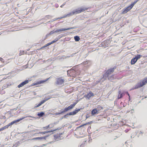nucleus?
I'll list each match as a JSON object with an SVG mask.
<instances>
[{
	"label": "nucleus",
	"mask_w": 147,
	"mask_h": 147,
	"mask_svg": "<svg viewBox=\"0 0 147 147\" xmlns=\"http://www.w3.org/2000/svg\"><path fill=\"white\" fill-rule=\"evenodd\" d=\"M86 10V9L84 8H79L78 9L74 10L72 12H70L68 14L65 15V16H66V18L69 17L70 16H72L74 14L80 13Z\"/></svg>",
	"instance_id": "f257e3e1"
},
{
	"label": "nucleus",
	"mask_w": 147,
	"mask_h": 147,
	"mask_svg": "<svg viewBox=\"0 0 147 147\" xmlns=\"http://www.w3.org/2000/svg\"><path fill=\"white\" fill-rule=\"evenodd\" d=\"M147 83V77L145 78L142 81H141L140 82L136 84L134 87L132 88L131 90L136 89L142 87L144 85H145Z\"/></svg>",
	"instance_id": "f03ea898"
},
{
	"label": "nucleus",
	"mask_w": 147,
	"mask_h": 147,
	"mask_svg": "<svg viewBox=\"0 0 147 147\" xmlns=\"http://www.w3.org/2000/svg\"><path fill=\"white\" fill-rule=\"evenodd\" d=\"M147 83V77L145 78L142 81H141L140 82L136 84L134 87L132 88L131 90L136 89L142 87L144 85H145Z\"/></svg>",
	"instance_id": "7ed1b4c3"
},
{
	"label": "nucleus",
	"mask_w": 147,
	"mask_h": 147,
	"mask_svg": "<svg viewBox=\"0 0 147 147\" xmlns=\"http://www.w3.org/2000/svg\"><path fill=\"white\" fill-rule=\"evenodd\" d=\"M114 68H111L108 69L103 75V78L105 79H106V78L109 77V75L111 74L112 73H113L114 70Z\"/></svg>",
	"instance_id": "20e7f679"
},
{
	"label": "nucleus",
	"mask_w": 147,
	"mask_h": 147,
	"mask_svg": "<svg viewBox=\"0 0 147 147\" xmlns=\"http://www.w3.org/2000/svg\"><path fill=\"white\" fill-rule=\"evenodd\" d=\"M77 28L76 27H70L67 28H61L59 29H57L55 30V33H60L62 31H65L67 30H69L70 29H73L76 28Z\"/></svg>",
	"instance_id": "39448f33"
},
{
	"label": "nucleus",
	"mask_w": 147,
	"mask_h": 147,
	"mask_svg": "<svg viewBox=\"0 0 147 147\" xmlns=\"http://www.w3.org/2000/svg\"><path fill=\"white\" fill-rule=\"evenodd\" d=\"M77 102H75L73 104L71 105H70L66 107L65 109V110L66 112L68 111L69 110L72 109L77 104Z\"/></svg>",
	"instance_id": "423d86ee"
},
{
	"label": "nucleus",
	"mask_w": 147,
	"mask_h": 147,
	"mask_svg": "<svg viewBox=\"0 0 147 147\" xmlns=\"http://www.w3.org/2000/svg\"><path fill=\"white\" fill-rule=\"evenodd\" d=\"M56 84L58 85H61L63 84L64 82V80L62 79L61 78H59L56 79Z\"/></svg>",
	"instance_id": "0eeeda50"
},
{
	"label": "nucleus",
	"mask_w": 147,
	"mask_h": 147,
	"mask_svg": "<svg viewBox=\"0 0 147 147\" xmlns=\"http://www.w3.org/2000/svg\"><path fill=\"white\" fill-rule=\"evenodd\" d=\"M131 8H131V7L130 5L129 6L125 8V9H123L122 13L124 14L126 13L129 11L130 10Z\"/></svg>",
	"instance_id": "6e6552de"
},
{
	"label": "nucleus",
	"mask_w": 147,
	"mask_h": 147,
	"mask_svg": "<svg viewBox=\"0 0 147 147\" xmlns=\"http://www.w3.org/2000/svg\"><path fill=\"white\" fill-rule=\"evenodd\" d=\"M28 80H26L25 81L22 82L18 86V88H20L24 86L25 85L27 84L28 83Z\"/></svg>",
	"instance_id": "1a4fd4ad"
},
{
	"label": "nucleus",
	"mask_w": 147,
	"mask_h": 147,
	"mask_svg": "<svg viewBox=\"0 0 147 147\" xmlns=\"http://www.w3.org/2000/svg\"><path fill=\"white\" fill-rule=\"evenodd\" d=\"M48 80V79L47 78L45 80H41L37 82L36 83H33V85H36L38 84L43 83Z\"/></svg>",
	"instance_id": "9d476101"
},
{
	"label": "nucleus",
	"mask_w": 147,
	"mask_h": 147,
	"mask_svg": "<svg viewBox=\"0 0 147 147\" xmlns=\"http://www.w3.org/2000/svg\"><path fill=\"white\" fill-rule=\"evenodd\" d=\"M81 109H76V110L73 112L69 113V114H71L72 115H74L76 114L78 111H80Z\"/></svg>",
	"instance_id": "9b49d317"
},
{
	"label": "nucleus",
	"mask_w": 147,
	"mask_h": 147,
	"mask_svg": "<svg viewBox=\"0 0 147 147\" xmlns=\"http://www.w3.org/2000/svg\"><path fill=\"white\" fill-rule=\"evenodd\" d=\"M32 117V116H31L30 115H28V116H26V117H22V118H20L19 119H18L17 120H16V123H17L18 122H19L20 121L23 119L24 118H26V117Z\"/></svg>",
	"instance_id": "f8f14e48"
},
{
	"label": "nucleus",
	"mask_w": 147,
	"mask_h": 147,
	"mask_svg": "<svg viewBox=\"0 0 147 147\" xmlns=\"http://www.w3.org/2000/svg\"><path fill=\"white\" fill-rule=\"evenodd\" d=\"M86 96V97L88 99H89L91 96H94V94L91 92H89Z\"/></svg>",
	"instance_id": "ddd939ff"
},
{
	"label": "nucleus",
	"mask_w": 147,
	"mask_h": 147,
	"mask_svg": "<svg viewBox=\"0 0 147 147\" xmlns=\"http://www.w3.org/2000/svg\"><path fill=\"white\" fill-rule=\"evenodd\" d=\"M80 64L83 65H85L87 64V65L88 66H89L91 65V62L90 61H85L83 62L82 63H81Z\"/></svg>",
	"instance_id": "4468645a"
},
{
	"label": "nucleus",
	"mask_w": 147,
	"mask_h": 147,
	"mask_svg": "<svg viewBox=\"0 0 147 147\" xmlns=\"http://www.w3.org/2000/svg\"><path fill=\"white\" fill-rule=\"evenodd\" d=\"M98 111L96 110V109L95 108L94 109H93L91 112V114L92 115H94L96 114H97L98 113Z\"/></svg>",
	"instance_id": "2eb2a0df"
},
{
	"label": "nucleus",
	"mask_w": 147,
	"mask_h": 147,
	"mask_svg": "<svg viewBox=\"0 0 147 147\" xmlns=\"http://www.w3.org/2000/svg\"><path fill=\"white\" fill-rule=\"evenodd\" d=\"M54 136V139L55 140H58L60 138V135H59L58 134L55 135Z\"/></svg>",
	"instance_id": "dca6fc26"
},
{
	"label": "nucleus",
	"mask_w": 147,
	"mask_h": 147,
	"mask_svg": "<svg viewBox=\"0 0 147 147\" xmlns=\"http://www.w3.org/2000/svg\"><path fill=\"white\" fill-rule=\"evenodd\" d=\"M107 41H105L102 43L100 45V47L105 48L107 47V45L106 44Z\"/></svg>",
	"instance_id": "f3484780"
},
{
	"label": "nucleus",
	"mask_w": 147,
	"mask_h": 147,
	"mask_svg": "<svg viewBox=\"0 0 147 147\" xmlns=\"http://www.w3.org/2000/svg\"><path fill=\"white\" fill-rule=\"evenodd\" d=\"M137 61L136 60V58L134 57L132 58L131 61V65L134 64Z\"/></svg>",
	"instance_id": "a211bd4d"
},
{
	"label": "nucleus",
	"mask_w": 147,
	"mask_h": 147,
	"mask_svg": "<svg viewBox=\"0 0 147 147\" xmlns=\"http://www.w3.org/2000/svg\"><path fill=\"white\" fill-rule=\"evenodd\" d=\"M125 95V92H122L120 94H118L117 96V99H119L121 98L123 96Z\"/></svg>",
	"instance_id": "6ab92c4d"
},
{
	"label": "nucleus",
	"mask_w": 147,
	"mask_h": 147,
	"mask_svg": "<svg viewBox=\"0 0 147 147\" xmlns=\"http://www.w3.org/2000/svg\"><path fill=\"white\" fill-rule=\"evenodd\" d=\"M45 102L44 101H42L39 104H38L36 106H35L34 107V108H37L38 107L40 106L42 104L44 103Z\"/></svg>",
	"instance_id": "aec40b11"
},
{
	"label": "nucleus",
	"mask_w": 147,
	"mask_h": 147,
	"mask_svg": "<svg viewBox=\"0 0 147 147\" xmlns=\"http://www.w3.org/2000/svg\"><path fill=\"white\" fill-rule=\"evenodd\" d=\"M32 140H44V136L41 137H38L35 138H34L32 139Z\"/></svg>",
	"instance_id": "412c9836"
},
{
	"label": "nucleus",
	"mask_w": 147,
	"mask_h": 147,
	"mask_svg": "<svg viewBox=\"0 0 147 147\" xmlns=\"http://www.w3.org/2000/svg\"><path fill=\"white\" fill-rule=\"evenodd\" d=\"M45 115V113L43 112H41L37 114V115L40 117H42Z\"/></svg>",
	"instance_id": "4be33fe9"
},
{
	"label": "nucleus",
	"mask_w": 147,
	"mask_h": 147,
	"mask_svg": "<svg viewBox=\"0 0 147 147\" xmlns=\"http://www.w3.org/2000/svg\"><path fill=\"white\" fill-rule=\"evenodd\" d=\"M139 0H136L130 5H129L131 7V8H132L134 5Z\"/></svg>",
	"instance_id": "5701e85b"
},
{
	"label": "nucleus",
	"mask_w": 147,
	"mask_h": 147,
	"mask_svg": "<svg viewBox=\"0 0 147 147\" xmlns=\"http://www.w3.org/2000/svg\"><path fill=\"white\" fill-rule=\"evenodd\" d=\"M74 39L76 41H78L80 40V37L79 36H76L74 37Z\"/></svg>",
	"instance_id": "b1692460"
},
{
	"label": "nucleus",
	"mask_w": 147,
	"mask_h": 147,
	"mask_svg": "<svg viewBox=\"0 0 147 147\" xmlns=\"http://www.w3.org/2000/svg\"><path fill=\"white\" fill-rule=\"evenodd\" d=\"M142 55H140L138 54L135 56V58H136V60L137 61L138 60L140 59Z\"/></svg>",
	"instance_id": "393cba45"
},
{
	"label": "nucleus",
	"mask_w": 147,
	"mask_h": 147,
	"mask_svg": "<svg viewBox=\"0 0 147 147\" xmlns=\"http://www.w3.org/2000/svg\"><path fill=\"white\" fill-rule=\"evenodd\" d=\"M96 110L98 111V112L101 109H103L102 107L101 106H97V107L96 108Z\"/></svg>",
	"instance_id": "a878e982"
},
{
	"label": "nucleus",
	"mask_w": 147,
	"mask_h": 147,
	"mask_svg": "<svg viewBox=\"0 0 147 147\" xmlns=\"http://www.w3.org/2000/svg\"><path fill=\"white\" fill-rule=\"evenodd\" d=\"M107 78H108L109 80L111 81L114 79V75H112L110 77L109 76V77H107Z\"/></svg>",
	"instance_id": "bb28decb"
},
{
	"label": "nucleus",
	"mask_w": 147,
	"mask_h": 147,
	"mask_svg": "<svg viewBox=\"0 0 147 147\" xmlns=\"http://www.w3.org/2000/svg\"><path fill=\"white\" fill-rule=\"evenodd\" d=\"M51 125L53 126L54 124L53 123V124H49V125H48L46 126V127H43V129H46L48 128Z\"/></svg>",
	"instance_id": "cd10ccee"
},
{
	"label": "nucleus",
	"mask_w": 147,
	"mask_h": 147,
	"mask_svg": "<svg viewBox=\"0 0 147 147\" xmlns=\"http://www.w3.org/2000/svg\"><path fill=\"white\" fill-rule=\"evenodd\" d=\"M75 72V71L73 69L67 70V74L68 75L69 74L71 73L72 72Z\"/></svg>",
	"instance_id": "c85d7f7f"
},
{
	"label": "nucleus",
	"mask_w": 147,
	"mask_h": 147,
	"mask_svg": "<svg viewBox=\"0 0 147 147\" xmlns=\"http://www.w3.org/2000/svg\"><path fill=\"white\" fill-rule=\"evenodd\" d=\"M69 113H67L66 115H64L61 119H62L63 118H67V115H71V114H69Z\"/></svg>",
	"instance_id": "c756f323"
},
{
	"label": "nucleus",
	"mask_w": 147,
	"mask_h": 147,
	"mask_svg": "<svg viewBox=\"0 0 147 147\" xmlns=\"http://www.w3.org/2000/svg\"><path fill=\"white\" fill-rule=\"evenodd\" d=\"M123 92H125V94H127L128 95V96H129V100H130V96L128 92L127 91H123Z\"/></svg>",
	"instance_id": "7c9ffc66"
},
{
	"label": "nucleus",
	"mask_w": 147,
	"mask_h": 147,
	"mask_svg": "<svg viewBox=\"0 0 147 147\" xmlns=\"http://www.w3.org/2000/svg\"><path fill=\"white\" fill-rule=\"evenodd\" d=\"M24 51H20V53L19 54V55L20 56L23 54L24 53Z\"/></svg>",
	"instance_id": "2f4dec72"
},
{
	"label": "nucleus",
	"mask_w": 147,
	"mask_h": 147,
	"mask_svg": "<svg viewBox=\"0 0 147 147\" xmlns=\"http://www.w3.org/2000/svg\"><path fill=\"white\" fill-rule=\"evenodd\" d=\"M65 112H66L65 111V109H64L63 110H61V111L60 112H59V113H60V114H61L63 113H64Z\"/></svg>",
	"instance_id": "473e14b6"
},
{
	"label": "nucleus",
	"mask_w": 147,
	"mask_h": 147,
	"mask_svg": "<svg viewBox=\"0 0 147 147\" xmlns=\"http://www.w3.org/2000/svg\"><path fill=\"white\" fill-rule=\"evenodd\" d=\"M56 130H57L56 129H54V130L51 129V130L50 131H47V133H48L53 132V131H56Z\"/></svg>",
	"instance_id": "72a5a7b5"
},
{
	"label": "nucleus",
	"mask_w": 147,
	"mask_h": 147,
	"mask_svg": "<svg viewBox=\"0 0 147 147\" xmlns=\"http://www.w3.org/2000/svg\"><path fill=\"white\" fill-rule=\"evenodd\" d=\"M51 98V97H49L48 98H46L44 100H43V101H45V102L47 100H49V99H50Z\"/></svg>",
	"instance_id": "f704fd0d"
},
{
	"label": "nucleus",
	"mask_w": 147,
	"mask_h": 147,
	"mask_svg": "<svg viewBox=\"0 0 147 147\" xmlns=\"http://www.w3.org/2000/svg\"><path fill=\"white\" fill-rule=\"evenodd\" d=\"M47 131H44V132H39V133H38L37 134H45L46 133H47Z\"/></svg>",
	"instance_id": "c9c22d12"
},
{
	"label": "nucleus",
	"mask_w": 147,
	"mask_h": 147,
	"mask_svg": "<svg viewBox=\"0 0 147 147\" xmlns=\"http://www.w3.org/2000/svg\"><path fill=\"white\" fill-rule=\"evenodd\" d=\"M55 32V30H52V31H51V32H50V34H52Z\"/></svg>",
	"instance_id": "e433bc0d"
},
{
	"label": "nucleus",
	"mask_w": 147,
	"mask_h": 147,
	"mask_svg": "<svg viewBox=\"0 0 147 147\" xmlns=\"http://www.w3.org/2000/svg\"><path fill=\"white\" fill-rule=\"evenodd\" d=\"M11 122L12 123L13 125V124H17V123L16 122V120H15L12 121Z\"/></svg>",
	"instance_id": "4c0bfd02"
},
{
	"label": "nucleus",
	"mask_w": 147,
	"mask_h": 147,
	"mask_svg": "<svg viewBox=\"0 0 147 147\" xmlns=\"http://www.w3.org/2000/svg\"><path fill=\"white\" fill-rule=\"evenodd\" d=\"M78 53V52H77V53H74L70 55L71 57H73L74 55Z\"/></svg>",
	"instance_id": "58836bf2"
},
{
	"label": "nucleus",
	"mask_w": 147,
	"mask_h": 147,
	"mask_svg": "<svg viewBox=\"0 0 147 147\" xmlns=\"http://www.w3.org/2000/svg\"><path fill=\"white\" fill-rule=\"evenodd\" d=\"M49 136V135H47L44 136V140H46L47 138Z\"/></svg>",
	"instance_id": "ea45409f"
},
{
	"label": "nucleus",
	"mask_w": 147,
	"mask_h": 147,
	"mask_svg": "<svg viewBox=\"0 0 147 147\" xmlns=\"http://www.w3.org/2000/svg\"><path fill=\"white\" fill-rule=\"evenodd\" d=\"M7 125H8V127H9L10 126L13 125V124H12V122H11L10 123H9Z\"/></svg>",
	"instance_id": "a19ab883"
},
{
	"label": "nucleus",
	"mask_w": 147,
	"mask_h": 147,
	"mask_svg": "<svg viewBox=\"0 0 147 147\" xmlns=\"http://www.w3.org/2000/svg\"><path fill=\"white\" fill-rule=\"evenodd\" d=\"M65 18H66V16H65V15H64L63 16L59 17L60 19Z\"/></svg>",
	"instance_id": "79ce46f5"
},
{
	"label": "nucleus",
	"mask_w": 147,
	"mask_h": 147,
	"mask_svg": "<svg viewBox=\"0 0 147 147\" xmlns=\"http://www.w3.org/2000/svg\"><path fill=\"white\" fill-rule=\"evenodd\" d=\"M57 19V18H54V19H53V20H52V21H49V22H52L54 21H55V20H57V19Z\"/></svg>",
	"instance_id": "37998d69"
},
{
	"label": "nucleus",
	"mask_w": 147,
	"mask_h": 147,
	"mask_svg": "<svg viewBox=\"0 0 147 147\" xmlns=\"http://www.w3.org/2000/svg\"><path fill=\"white\" fill-rule=\"evenodd\" d=\"M59 39V38H55L54 40L55 41V42H56V41H58Z\"/></svg>",
	"instance_id": "c03bdc74"
},
{
	"label": "nucleus",
	"mask_w": 147,
	"mask_h": 147,
	"mask_svg": "<svg viewBox=\"0 0 147 147\" xmlns=\"http://www.w3.org/2000/svg\"><path fill=\"white\" fill-rule=\"evenodd\" d=\"M55 6L56 8H57L59 7V5L57 4H55Z\"/></svg>",
	"instance_id": "a18cd8bd"
},
{
	"label": "nucleus",
	"mask_w": 147,
	"mask_h": 147,
	"mask_svg": "<svg viewBox=\"0 0 147 147\" xmlns=\"http://www.w3.org/2000/svg\"><path fill=\"white\" fill-rule=\"evenodd\" d=\"M51 44V42H50L48 43L47 44H46V45H47V46H49V45H50Z\"/></svg>",
	"instance_id": "49530a36"
},
{
	"label": "nucleus",
	"mask_w": 147,
	"mask_h": 147,
	"mask_svg": "<svg viewBox=\"0 0 147 147\" xmlns=\"http://www.w3.org/2000/svg\"><path fill=\"white\" fill-rule=\"evenodd\" d=\"M1 129L2 130V131L5 129H6V128H5V126H4V127H1Z\"/></svg>",
	"instance_id": "de8ad7c7"
},
{
	"label": "nucleus",
	"mask_w": 147,
	"mask_h": 147,
	"mask_svg": "<svg viewBox=\"0 0 147 147\" xmlns=\"http://www.w3.org/2000/svg\"><path fill=\"white\" fill-rule=\"evenodd\" d=\"M62 37V35H59V36H58V38H59V39L61 38Z\"/></svg>",
	"instance_id": "09e8293b"
},
{
	"label": "nucleus",
	"mask_w": 147,
	"mask_h": 147,
	"mask_svg": "<svg viewBox=\"0 0 147 147\" xmlns=\"http://www.w3.org/2000/svg\"><path fill=\"white\" fill-rule=\"evenodd\" d=\"M55 115H60V113H59V112L56 113H55Z\"/></svg>",
	"instance_id": "8fccbe9b"
},
{
	"label": "nucleus",
	"mask_w": 147,
	"mask_h": 147,
	"mask_svg": "<svg viewBox=\"0 0 147 147\" xmlns=\"http://www.w3.org/2000/svg\"><path fill=\"white\" fill-rule=\"evenodd\" d=\"M62 58L63 59H66V56H62Z\"/></svg>",
	"instance_id": "3c124183"
},
{
	"label": "nucleus",
	"mask_w": 147,
	"mask_h": 147,
	"mask_svg": "<svg viewBox=\"0 0 147 147\" xmlns=\"http://www.w3.org/2000/svg\"><path fill=\"white\" fill-rule=\"evenodd\" d=\"M47 46L46 45V44L45 45H44V46H43L41 48V49H43V48H44L46 47H47Z\"/></svg>",
	"instance_id": "603ef678"
},
{
	"label": "nucleus",
	"mask_w": 147,
	"mask_h": 147,
	"mask_svg": "<svg viewBox=\"0 0 147 147\" xmlns=\"http://www.w3.org/2000/svg\"><path fill=\"white\" fill-rule=\"evenodd\" d=\"M121 91L120 90H119L118 92V94H121Z\"/></svg>",
	"instance_id": "864d4df0"
},
{
	"label": "nucleus",
	"mask_w": 147,
	"mask_h": 147,
	"mask_svg": "<svg viewBox=\"0 0 147 147\" xmlns=\"http://www.w3.org/2000/svg\"><path fill=\"white\" fill-rule=\"evenodd\" d=\"M55 42V41L54 40H53L51 42V43L52 44Z\"/></svg>",
	"instance_id": "5fc2aeb1"
},
{
	"label": "nucleus",
	"mask_w": 147,
	"mask_h": 147,
	"mask_svg": "<svg viewBox=\"0 0 147 147\" xmlns=\"http://www.w3.org/2000/svg\"><path fill=\"white\" fill-rule=\"evenodd\" d=\"M89 122H88V123H86V124H85L83 125H81V126H84V125H86L87 124H89Z\"/></svg>",
	"instance_id": "6e6d98bb"
},
{
	"label": "nucleus",
	"mask_w": 147,
	"mask_h": 147,
	"mask_svg": "<svg viewBox=\"0 0 147 147\" xmlns=\"http://www.w3.org/2000/svg\"><path fill=\"white\" fill-rule=\"evenodd\" d=\"M0 60L1 61H2L3 60L2 59V58L0 57Z\"/></svg>",
	"instance_id": "4d7b16f0"
},
{
	"label": "nucleus",
	"mask_w": 147,
	"mask_h": 147,
	"mask_svg": "<svg viewBox=\"0 0 147 147\" xmlns=\"http://www.w3.org/2000/svg\"><path fill=\"white\" fill-rule=\"evenodd\" d=\"M5 126V128H6V129L8 128V127H9L8 126V125H7Z\"/></svg>",
	"instance_id": "13d9d810"
},
{
	"label": "nucleus",
	"mask_w": 147,
	"mask_h": 147,
	"mask_svg": "<svg viewBox=\"0 0 147 147\" xmlns=\"http://www.w3.org/2000/svg\"><path fill=\"white\" fill-rule=\"evenodd\" d=\"M46 146V144H43L41 146H40V147H43V146Z\"/></svg>",
	"instance_id": "bf43d9fd"
},
{
	"label": "nucleus",
	"mask_w": 147,
	"mask_h": 147,
	"mask_svg": "<svg viewBox=\"0 0 147 147\" xmlns=\"http://www.w3.org/2000/svg\"><path fill=\"white\" fill-rule=\"evenodd\" d=\"M59 135H60V136L61 135L63 134V133H60L59 134H58Z\"/></svg>",
	"instance_id": "052dcab7"
},
{
	"label": "nucleus",
	"mask_w": 147,
	"mask_h": 147,
	"mask_svg": "<svg viewBox=\"0 0 147 147\" xmlns=\"http://www.w3.org/2000/svg\"><path fill=\"white\" fill-rule=\"evenodd\" d=\"M70 57H71L70 55V56H66V58H69Z\"/></svg>",
	"instance_id": "680f3d73"
},
{
	"label": "nucleus",
	"mask_w": 147,
	"mask_h": 147,
	"mask_svg": "<svg viewBox=\"0 0 147 147\" xmlns=\"http://www.w3.org/2000/svg\"><path fill=\"white\" fill-rule=\"evenodd\" d=\"M35 131H38V129H35Z\"/></svg>",
	"instance_id": "e2e57ef3"
},
{
	"label": "nucleus",
	"mask_w": 147,
	"mask_h": 147,
	"mask_svg": "<svg viewBox=\"0 0 147 147\" xmlns=\"http://www.w3.org/2000/svg\"><path fill=\"white\" fill-rule=\"evenodd\" d=\"M65 2L62 5L64 6L65 4Z\"/></svg>",
	"instance_id": "0e129e2a"
},
{
	"label": "nucleus",
	"mask_w": 147,
	"mask_h": 147,
	"mask_svg": "<svg viewBox=\"0 0 147 147\" xmlns=\"http://www.w3.org/2000/svg\"><path fill=\"white\" fill-rule=\"evenodd\" d=\"M63 6H63V5H61V6L60 7H61L62 8V7H63Z\"/></svg>",
	"instance_id": "69168bd1"
},
{
	"label": "nucleus",
	"mask_w": 147,
	"mask_h": 147,
	"mask_svg": "<svg viewBox=\"0 0 147 147\" xmlns=\"http://www.w3.org/2000/svg\"><path fill=\"white\" fill-rule=\"evenodd\" d=\"M140 134H142L143 133L142 132V131H140Z\"/></svg>",
	"instance_id": "338daca9"
},
{
	"label": "nucleus",
	"mask_w": 147,
	"mask_h": 147,
	"mask_svg": "<svg viewBox=\"0 0 147 147\" xmlns=\"http://www.w3.org/2000/svg\"><path fill=\"white\" fill-rule=\"evenodd\" d=\"M56 19H57V20H58V19H60L59 17L57 18Z\"/></svg>",
	"instance_id": "774afa93"
}]
</instances>
